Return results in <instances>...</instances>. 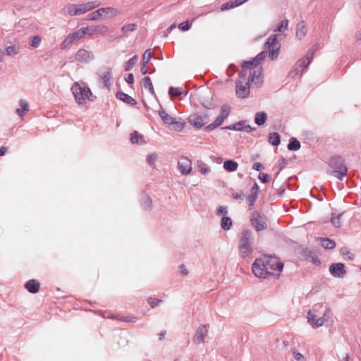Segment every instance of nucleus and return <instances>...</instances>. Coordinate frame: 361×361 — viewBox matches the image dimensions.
I'll list each match as a JSON object with an SVG mask.
<instances>
[{"label": "nucleus", "mask_w": 361, "mask_h": 361, "mask_svg": "<svg viewBox=\"0 0 361 361\" xmlns=\"http://www.w3.org/2000/svg\"><path fill=\"white\" fill-rule=\"evenodd\" d=\"M267 56V51H262L255 58L250 61H244L241 63L242 70L240 71L239 78L245 80L247 71H250L248 80L255 84H262L263 82L262 75V68L257 67L264 61Z\"/></svg>", "instance_id": "obj_1"}, {"label": "nucleus", "mask_w": 361, "mask_h": 361, "mask_svg": "<svg viewBox=\"0 0 361 361\" xmlns=\"http://www.w3.org/2000/svg\"><path fill=\"white\" fill-rule=\"evenodd\" d=\"M283 268V263L274 257L257 258L252 266L255 276L263 279L271 275L273 271H281Z\"/></svg>", "instance_id": "obj_2"}, {"label": "nucleus", "mask_w": 361, "mask_h": 361, "mask_svg": "<svg viewBox=\"0 0 361 361\" xmlns=\"http://www.w3.org/2000/svg\"><path fill=\"white\" fill-rule=\"evenodd\" d=\"M307 322L314 328H319L324 324L331 325L334 323L333 313L330 308L322 303L316 304L310 310L307 316Z\"/></svg>", "instance_id": "obj_3"}, {"label": "nucleus", "mask_w": 361, "mask_h": 361, "mask_svg": "<svg viewBox=\"0 0 361 361\" xmlns=\"http://www.w3.org/2000/svg\"><path fill=\"white\" fill-rule=\"evenodd\" d=\"M254 236L250 230L244 231L240 235L239 240V255L243 258L250 257L253 252Z\"/></svg>", "instance_id": "obj_4"}, {"label": "nucleus", "mask_w": 361, "mask_h": 361, "mask_svg": "<svg viewBox=\"0 0 361 361\" xmlns=\"http://www.w3.org/2000/svg\"><path fill=\"white\" fill-rule=\"evenodd\" d=\"M332 168L331 174L339 180H342L347 174V167L344 164L343 159L340 157H333L329 162Z\"/></svg>", "instance_id": "obj_5"}, {"label": "nucleus", "mask_w": 361, "mask_h": 361, "mask_svg": "<svg viewBox=\"0 0 361 361\" xmlns=\"http://www.w3.org/2000/svg\"><path fill=\"white\" fill-rule=\"evenodd\" d=\"M72 92L75 99L79 104H84L86 99H90V97L92 95L90 89L86 86H81L78 82H75L71 87Z\"/></svg>", "instance_id": "obj_6"}, {"label": "nucleus", "mask_w": 361, "mask_h": 361, "mask_svg": "<svg viewBox=\"0 0 361 361\" xmlns=\"http://www.w3.org/2000/svg\"><path fill=\"white\" fill-rule=\"evenodd\" d=\"M90 27L80 28L72 33H70L61 42V49H66L76 40L82 39L89 30Z\"/></svg>", "instance_id": "obj_7"}, {"label": "nucleus", "mask_w": 361, "mask_h": 361, "mask_svg": "<svg viewBox=\"0 0 361 361\" xmlns=\"http://www.w3.org/2000/svg\"><path fill=\"white\" fill-rule=\"evenodd\" d=\"M189 123L197 129L202 128L209 122V117L206 114H192L189 116Z\"/></svg>", "instance_id": "obj_8"}, {"label": "nucleus", "mask_w": 361, "mask_h": 361, "mask_svg": "<svg viewBox=\"0 0 361 361\" xmlns=\"http://www.w3.org/2000/svg\"><path fill=\"white\" fill-rule=\"evenodd\" d=\"M250 222L257 232L264 231L267 228V221L257 211H254L252 213Z\"/></svg>", "instance_id": "obj_9"}, {"label": "nucleus", "mask_w": 361, "mask_h": 361, "mask_svg": "<svg viewBox=\"0 0 361 361\" xmlns=\"http://www.w3.org/2000/svg\"><path fill=\"white\" fill-rule=\"evenodd\" d=\"M250 92V80L246 82L238 80L235 82V93L238 97L246 98L249 96Z\"/></svg>", "instance_id": "obj_10"}, {"label": "nucleus", "mask_w": 361, "mask_h": 361, "mask_svg": "<svg viewBox=\"0 0 361 361\" xmlns=\"http://www.w3.org/2000/svg\"><path fill=\"white\" fill-rule=\"evenodd\" d=\"M94 59V55L91 51L80 49L75 55V61L82 63H88Z\"/></svg>", "instance_id": "obj_11"}, {"label": "nucleus", "mask_w": 361, "mask_h": 361, "mask_svg": "<svg viewBox=\"0 0 361 361\" xmlns=\"http://www.w3.org/2000/svg\"><path fill=\"white\" fill-rule=\"evenodd\" d=\"M208 328L207 324H202L197 328L193 338L194 343H202L204 342V338L208 334Z\"/></svg>", "instance_id": "obj_12"}, {"label": "nucleus", "mask_w": 361, "mask_h": 361, "mask_svg": "<svg viewBox=\"0 0 361 361\" xmlns=\"http://www.w3.org/2000/svg\"><path fill=\"white\" fill-rule=\"evenodd\" d=\"M316 49V46H313L303 59L298 61L296 65L301 68L303 71L307 68L313 59V55Z\"/></svg>", "instance_id": "obj_13"}, {"label": "nucleus", "mask_w": 361, "mask_h": 361, "mask_svg": "<svg viewBox=\"0 0 361 361\" xmlns=\"http://www.w3.org/2000/svg\"><path fill=\"white\" fill-rule=\"evenodd\" d=\"M329 272L334 277H343L346 273L344 264L341 262L333 263L329 267Z\"/></svg>", "instance_id": "obj_14"}, {"label": "nucleus", "mask_w": 361, "mask_h": 361, "mask_svg": "<svg viewBox=\"0 0 361 361\" xmlns=\"http://www.w3.org/2000/svg\"><path fill=\"white\" fill-rule=\"evenodd\" d=\"M178 166L180 172L183 175L189 174L192 170V163L188 157H181L178 162Z\"/></svg>", "instance_id": "obj_15"}, {"label": "nucleus", "mask_w": 361, "mask_h": 361, "mask_svg": "<svg viewBox=\"0 0 361 361\" xmlns=\"http://www.w3.org/2000/svg\"><path fill=\"white\" fill-rule=\"evenodd\" d=\"M259 190V188L257 183H255L251 188L250 194L247 197V200L249 202L250 209L254 205L255 202H256V200L257 199Z\"/></svg>", "instance_id": "obj_16"}, {"label": "nucleus", "mask_w": 361, "mask_h": 361, "mask_svg": "<svg viewBox=\"0 0 361 361\" xmlns=\"http://www.w3.org/2000/svg\"><path fill=\"white\" fill-rule=\"evenodd\" d=\"M99 11H101L102 15L103 13L105 15V19L114 18L121 13L120 10L113 7L101 8Z\"/></svg>", "instance_id": "obj_17"}, {"label": "nucleus", "mask_w": 361, "mask_h": 361, "mask_svg": "<svg viewBox=\"0 0 361 361\" xmlns=\"http://www.w3.org/2000/svg\"><path fill=\"white\" fill-rule=\"evenodd\" d=\"M39 283L35 279H30L25 283V289L30 293H37L39 290Z\"/></svg>", "instance_id": "obj_18"}, {"label": "nucleus", "mask_w": 361, "mask_h": 361, "mask_svg": "<svg viewBox=\"0 0 361 361\" xmlns=\"http://www.w3.org/2000/svg\"><path fill=\"white\" fill-rule=\"evenodd\" d=\"M105 72L101 75V80L104 84V86L108 89L111 86V80H112V73L110 68H106Z\"/></svg>", "instance_id": "obj_19"}, {"label": "nucleus", "mask_w": 361, "mask_h": 361, "mask_svg": "<svg viewBox=\"0 0 361 361\" xmlns=\"http://www.w3.org/2000/svg\"><path fill=\"white\" fill-rule=\"evenodd\" d=\"M116 98L131 106H135L137 104V102L134 98L123 92H118L116 93Z\"/></svg>", "instance_id": "obj_20"}, {"label": "nucleus", "mask_w": 361, "mask_h": 361, "mask_svg": "<svg viewBox=\"0 0 361 361\" xmlns=\"http://www.w3.org/2000/svg\"><path fill=\"white\" fill-rule=\"evenodd\" d=\"M91 30V32H89L90 35H92L94 33H99V34L105 35L108 32L109 27H108V26L104 25H96V26L90 27L89 30Z\"/></svg>", "instance_id": "obj_21"}, {"label": "nucleus", "mask_w": 361, "mask_h": 361, "mask_svg": "<svg viewBox=\"0 0 361 361\" xmlns=\"http://www.w3.org/2000/svg\"><path fill=\"white\" fill-rule=\"evenodd\" d=\"M130 141L133 144L144 145L146 142L144 140V137L137 131H133L130 134Z\"/></svg>", "instance_id": "obj_22"}, {"label": "nucleus", "mask_w": 361, "mask_h": 361, "mask_svg": "<svg viewBox=\"0 0 361 361\" xmlns=\"http://www.w3.org/2000/svg\"><path fill=\"white\" fill-rule=\"evenodd\" d=\"M267 120V115L264 111L257 112L255 115V123L260 126L264 125Z\"/></svg>", "instance_id": "obj_23"}, {"label": "nucleus", "mask_w": 361, "mask_h": 361, "mask_svg": "<svg viewBox=\"0 0 361 361\" xmlns=\"http://www.w3.org/2000/svg\"><path fill=\"white\" fill-rule=\"evenodd\" d=\"M19 105L20 108L16 110V113L18 116H23L29 110V104L25 99H20L19 101Z\"/></svg>", "instance_id": "obj_24"}, {"label": "nucleus", "mask_w": 361, "mask_h": 361, "mask_svg": "<svg viewBox=\"0 0 361 361\" xmlns=\"http://www.w3.org/2000/svg\"><path fill=\"white\" fill-rule=\"evenodd\" d=\"M238 164L232 160H226L224 163V168L228 172H233L238 169Z\"/></svg>", "instance_id": "obj_25"}, {"label": "nucleus", "mask_w": 361, "mask_h": 361, "mask_svg": "<svg viewBox=\"0 0 361 361\" xmlns=\"http://www.w3.org/2000/svg\"><path fill=\"white\" fill-rule=\"evenodd\" d=\"M306 26L304 21H301L298 23L297 25V30H296V37L301 39L303 38L306 35Z\"/></svg>", "instance_id": "obj_26"}, {"label": "nucleus", "mask_w": 361, "mask_h": 361, "mask_svg": "<svg viewBox=\"0 0 361 361\" xmlns=\"http://www.w3.org/2000/svg\"><path fill=\"white\" fill-rule=\"evenodd\" d=\"M268 142L273 146H278L281 143V136L278 133H271L269 134Z\"/></svg>", "instance_id": "obj_27"}, {"label": "nucleus", "mask_w": 361, "mask_h": 361, "mask_svg": "<svg viewBox=\"0 0 361 361\" xmlns=\"http://www.w3.org/2000/svg\"><path fill=\"white\" fill-rule=\"evenodd\" d=\"M188 92H184L183 89L180 87H170L169 90V94L171 97H182L186 96Z\"/></svg>", "instance_id": "obj_28"}, {"label": "nucleus", "mask_w": 361, "mask_h": 361, "mask_svg": "<svg viewBox=\"0 0 361 361\" xmlns=\"http://www.w3.org/2000/svg\"><path fill=\"white\" fill-rule=\"evenodd\" d=\"M224 121V118L218 116L212 123H210L205 127V131L209 132L214 130L217 127L220 126L223 123Z\"/></svg>", "instance_id": "obj_29"}, {"label": "nucleus", "mask_w": 361, "mask_h": 361, "mask_svg": "<svg viewBox=\"0 0 361 361\" xmlns=\"http://www.w3.org/2000/svg\"><path fill=\"white\" fill-rule=\"evenodd\" d=\"M247 123L246 121H240L234 124L226 126L224 128L227 129V130H235V131H243V126H244L245 123Z\"/></svg>", "instance_id": "obj_30"}, {"label": "nucleus", "mask_w": 361, "mask_h": 361, "mask_svg": "<svg viewBox=\"0 0 361 361\" xmlns=\"http://www.w3.org/2000/svg\"><path fill=\"white\" fill-rule=\"evenodd\" d=\"M321 245L327 250H331L335 247L336 243L327 238H321Z\"/></svg>", "instance_id": "obj_31"}, {"label": "nucleus", "mask_w": 361, "mask_h": 361, "mask_svg": "<svg viewBox=\"0 0 361 361\" xmlns=\"http://www.w3.org/2000/svg\"><path fill=\"white\" fill-rule=\"evenodd\" d=\"M300 148V142L295 137H291L288 144V149L291 151H297Z\"/></svg>", "instance_id": "obj_32"}, {"label": "nucleus", "mask_w": 361, "mask_h": 361, "mask_svg": "<svg viewBox=\"0 0 361 361\" xmlns=\"http://www.w3.org/2000/svg\"><path fill=\"white\" fill-rule=\"evenodd\" d=\"M142 85L145 88L148 89L152 94H154L153 85L149 76H145L142 79Z\"/></svg>", "instance_id": "obj_33"}, {"label": "nucleus", "mask_w": 361, "mask_h": 361, "mask_svg": "<svg viewBox=\"0 0 361 361\" xmlns=\"http://www.w3.org/2000/svg\"><path fill=\"white\" fill-rule=\"evenodd\" d=\"M141 204L145 209H147L151 207L152 200L148 195L145 193L142 195Z\"/></svg>", "instance_id": "obj_34"}, {"label": "nucleus", "mask_w": 361, "mask_h": 361, "mask_svg": "<svg viewBox=\"0 0 361 361\" xmlns=\"http://www.w3.org/2000/svg\"><path fill=\"white\" fill-rule=\"evenodd\" d=\"M279 36H280V35H277V34L270 36L267 39V40L264 44V47L267 49H270L271 47H273L274 46H275V44L277 42L278 37Z\"/></svg>", "instance_id": "obj_35"}, {"label": "nucleus", "mask_w": 361, "mask_h": 361, "mask_svg": "<svg viewBox=\"0 0 361 361\" xmlns=\"http://www.w3.org/2000/svg\"><path fill=\"white\" fill-rule=\"evenodd\" d=\"M137 29V25L136 23H129V24H126L124 25L121 30V32L126 35L127 34L128 32H134Z\"/></svg>", "instance_id": "obj_36"}, {"label": "nucleus", "mask_w": 361, "mask_h": 361, "mask_svg": "<svg viewBox=\"0 0 361 361\" xmlns=\"http://www.w3.org/2000/svg\"><path fill=\"white\" fill-rule=\"evenodd\" d=\"M232 220L230 217L224 216L221 219V226L224 231L229 230L232 226Z\"/></svg>", "instance_id": "obj_37"}, {"label": "nucleus", "mask_w": 361, "mask_h": 361, "mask_svg": "<svg viewBox=\"0 0 361 361\" xmlns=\"http://www.w3.org/2000/svg\"><path fill=\"white\" fill-rule=\"evenodd\" d=\"M171 126H173V128L176 131L180 132L184 129L185 123L183 122L181 119L177 121L176 118H174V121Z\"/></svg>", "instance_id": "obj_38"}, {"label": "nucleus", "mask_w": 361, "mask_h": 361, "mask_svg": "<svg viewBox=\"0 0 361 361\" xmlns=\"http://www.w3.org/2000/svg\"><path fill=\"white\" fill-rule=\"evenodd\" d=\"M137 59H138V56L137 55H135L132 58H130L126 63L125 71H130L133 68V66H135L136 62L137 61Z\"/></svg>", "instance_id": "obj_39"}, {"label": "nucleus", "mask_w": 361, "mask_h": 361, "mask_svg": "<svg viewBox=\"0 0 361 361\" xmlns=\"http://www.w3.org/2000/svg\"><path fill=\"white\" fill-rule=\"evenodd\" d=\"M303 70L295 64L292 71L289 73V76L295 78L296 77H300L302 74Z\"/></svg>", "instance_id": "obj_40"}, {"label": "nucleus", "mask_w": 361, "mask_h": 361, "mask_svg": "<svg viewBox=\"0 0 361 361\" xmlns=\"http://www.w3.org/2000/svg\"><path fill=\"white\" fill-rule=\"evenodd\" d=\"M102 13L99 8L86 16L87 20H98L102 18Z\"/></svg>", "instance_id": "obj_41"}, {"label": "nucleus", "mask_w": 361, "mask_h": 361, "mask_svg": "<svg viewBox=\"0 0 361 361\" xmlns=\"http://www.w3.org/2000/svg\"><path fill=\"white\" fill-rule=\"evenodd\" d=\"M64 11L67 12L71 16H77L76 5L68 4L64 8Z\"/></svg>", "instance_id": "obj_42"}, {"label": "nucleus", "mask_w": 361, "mask_h": 361, "mask_svg": "<svg viewBox=\"0 0 361 361\" xmlns=\"http://www.w3.org/2000/svg\"><path fill=\"white\" fill-rule=\"evenodd\" d=\"M198 168L200 172L204 175L209 173L211 171L210 167L202 162L198 164Z\"/></svg>", "instance_id": "obj_43"}, {"label": "nucleus", "mask_w": 361, "mask_h": 361, "mask_svg": "<svg viewBox=\"0 0 361 361\" xmlns=\"http://www.w3.org/2000/svg\"><path fill=\"white\" fill-rule=\"evenodd\" d=\"M288 25V20H283L280 22L279 25L274 30L275 32H283L284 30H286Z\"/></svg>", "instance_id": "obj_44"}, {"label": "nucleus", "mask_w": 361, "mask_h": 361, "mask_svg": "<svg viewBox=\"0 0 361 361\" xmlns=\"http://www.w3.org/2000/svg\"><path fill=\"white\" fill-rule=\"evenodd\" d=\"M157 154L156 153L150 154L147 155V162L151 166H154V164H155V161H157Z\"/></svg>", "instance_id": "obj_45"}, {"label": "nucleus", "mask_w": 361, "mask_h": 361, "mask_svg": "<svg viewBox=\"0 0 361 361\" xmlns=\"http://www.w3.org/2000/svg\"><path fill=\"white\" fill-rule=\"evenodd\" d=\"M152 56V53L151 52L150 49H147L143 54L142 63H145V64L149 63Z\"/></svg>", "instance_id": "obj_46"}, {"label": "nucleus", "mask_w": 361, "mask_h": 361, "mask_svg": "<svg viewBox=\"0 0 361 361\" xmlns=\"http://www.w3.org/2000/svg\"><path fill=\"white\" fill-rule=\"evenodd\" d=\"M341 254L344 257L347 256V259L349 260H353L354 258V255L351 253L346 247H343L341 250Z\"/></svg>", "instance_id": "obj_47"}, {"label": "nucleus", "mask_w": 361, "mask_h": 361, "mask_svg": "<svg viewBox=\"0 0 361 361\" xmlns=\"http://www.w3.org/2000/svg\"><path fill=\"white\" fill-rule=\"evenodd\" d=\"M229 111V108L227 106H223L221 109V114L219 116L224 118V120H225L228 116Z\"/></svg>", "instance_id": "obj_48"}, {"label": "nucleus", "mask_w": 361, "mask_h": 361, "mask_svg": "<svg viewBox=\"0 0 361 361\" xmlns=\"http://www.w3.org/2000/svg\"><path fill=\"white\" fill-rule=\"evenodd\" d=\"M41 43V38L38 35H36L35 37H33V38L32 39L31 42H30V45L35 48H37L39 46Z\"/></svg>", "instance_id": "obj_49"}, {"label": "nucleus", "mask_w": 361, "mask_h": 361, "mask_svg": "<svg viewBox=\"0 0 361 361\" xmlns=\"http://www.w3.org/2000/svg\"><path fill=\"white\" fill-rule=\"evenodd\" d=\"M191 27V23L188 21H184L179 24L178 27L180 30L183 31H187Z\"/></svg>", "instance_id": "obj_50"}, {"label": "nucleus", "mask_w": 361, "mask_h": 361, "mask_svg": "<svg viewBox=\"0 0 361 361\" xmlns=\"http://www.w3.org/2000/svg\"><path fill=\"white\" fill-rule=\"evenodd\" d=\"M279 53V48L271 49L269 51V57L270 58L271 60H274L278 57Z\"/></svg>", "instance_id": "obj_51"}, {"label": "nucleus", "mask_w": 361, "mask_h": 361, "mask_svg": "<svg viewBox=\"0 0 361 361\" xmlns=\"http://www.w3.org/2000/svg\"><path fill=\"white\" fill-rule=\"evenodd\" d=\"M259 178L263 183H267L270 181L271 176L269 174L260 173Z\"/></svg>", "instance_id": "obj_52"}, {"label": "nucleus", "mask_w": 361, "mask_h": 361, "mask_svg": "<svg viewBox=\"0 0 361 361\" xmlns=\"http://www.w3.org/2000/svg\"><path fill=\"white\" fill-rule=\"evenodd\" d=\"M331 223L333 225L336 227L339 228L341 226V221H340V216H332L331 219Z\"/></svg>", "instance_id": "obj_53"}, {"label": "nucleus", "mask_w": 361, "mask_h": 361, "mask_svg": "<svg viewBox=\"0 0 361 361\" xmlns=\"http://www.w3.org/2000/svg\"><path fill=\"white\" fill-rule=\"evenodd\" d=\"M293 356L295 361H305L304 356L296 350L293 351Z\"/></svg>", "instance_id": "obj_54"}, {"label": "nucleus", "mask_w": 361, "mask_h": 361, "mask_svg": "<svg viewBox=\"0 0 361 361\" xmlns=\"http://www.w3.org/2000/svg\"><path fill=\"white\" fill-rule=\"evenodd\" d=\"M8 55L12 56L18 53V49L15 46H9L6 49Z\"/></svg>", "instance_id": "obj_55"}, {"label": "nucleus", "mask_w": 361, "mask_h": 361, "mask_svg": "<svg viewBox=\"0 0 361 361\" xmlns=\"http://www.w3.org/2000/svg\"><path fill=\"white\" fill-rule=\"evenodd\" d=\"M119 319L122 322H130V323H135L137 320L136 317H122Z\"/></svg>", "instance_id": "obj_56"}, {"label": "nucleus", "mask_w": 361, "mask_h": 361, "mask_svg": "<svg viewBox=\"0 0 361 361\" xmlns=\"http://www.w3.org/2000/svg\"><path fill=\"white\" fill-rule=\"evenodd\" d=\"M174 118L170 115H167L164 116V118L162 119L163 122L168 126H171L173 122L174 121Z\"/></svg>", "instance_id": "obj_57"}, {"label": "nucleus", "mask_w": 361, "mask_h": 361, "mask_svg": "<svg viewBox=\"0 0 361 361\" xmlns=\"http://www.w3.org/2000/svg\"><path fill=\"white\" fill-rule=\"evenodd\" d=\"M227 208L224 206H219L216 210V214L219 216L227 214Z\"/></svg>", "instance_id": "obj_58"}, {"label": "nucleus", "mask_w": 361, "mask_h": 361, "mask_svg": "<svg viewBox=\"0 0 361 361\" xmlns=\"http://www.w3.org/2000/svg\"><path fill=\"white\" fill-rule=\"evenodd\" d=\"M161 302V300H158V299L152 298H149L148 300V302L152 308L157 306L159 305V303Z\"/></svg>", "instance_id": "obj_59"}, {"label": "nucleus", "mask_w": 361, "mask_h": 361, "mask_svg": "<svg viewBox=\"0 0 361 361\" xmlns=\"http://www.w3.org/2000/svg\"><path fill=\"white\" fill-rule=\"evenodd\" d=\"M86 4H87V6L90 10H92V9L98 7L101 4L100 1H89V2H87Z\"/></svg>", "instance_id": "obj_60"}, {"label": "nucleus", "mask_w": 361, "mask_h": 361, "mask_svg": "<svg viewBox=\"0 0 361 361\" xmlns=\"http://www.w3.org/2000/svg\"><path fill=\"white\" fill-rule=\"evenodd\" d=\"M264 169V165L259 162H255L252 165V169L257 171H261Z\"/></svg>", "instance_id": "obj_61"}, {"label": "nucleus", "mask_w": 361, "mask_h": 361, "mask_svg": "<svg viewBox=\"0 0 361 361\" xmlns=\"http://www.w3.org/2000/svg\"><path fill=\"white\" fill-rule=\"evenodd\" d=\"M75 5H76L77 16H80V15L85 13L82 4H75Z\"/></svg>", "instance_id": "obj_62"}, {"label": "nucleus", "mask_w": 361, "mask_h": 361, "mask_svg": "<svg viewBox=\"0 0 361 361\" xmlns=\"http://www.w3.org/2000/svg\"><path fill=\"white\" fill-rule=\"evenodd\" d=\"M126 82H128L129 85H133L134 82V76L133 73H128L125 78Z\"/></svg>", "instance_id": "obj_63"}, {"label": "nucleus", "mask_w": 361, "mask_h": 361, "mask_svg": "<svg viewBox=\"0 0 361 361\" xmlns=\"http://www.w3.org/2000/svg\"><path fill=\"white\" fill-rule=\"evenodd\" d=\"M256 130V128H252L251 127L250 125H247L246 123H245L244 126H243V131H245L246 133H251L254 130Z\"/></svg>", "instance_id": "obj_64"}]
</instances>
